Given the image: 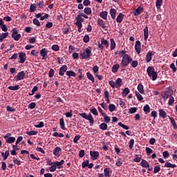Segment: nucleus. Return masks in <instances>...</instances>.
Segmentation results:
<instances>
[{"instance_id":"7ed1b4c3","label":"nucleus","mask_w":177,"mask_h":177,"mask_svg":"<svg viewBox=\"0 0 177 177\" xmlns=\"http://www.w3.org/2000/svg\"><path fill=\"white\" fill-rule=\"evenodd\" d=\"M131 60H132V59L129 57V55H124L122 59V65L123 66V67H126V66H128V64H129V63L131 62Z\"/></svg>"},{"instance_id":"f8f14e48","label":"nucleus","mask_w":177,"mask_h":177,"mask_svg":"<svg viewBox=\"0 0 177 177\" xmlns=\"http://www.w3.org/2000/svg\"><path fill=\"white\" fill-rule=\"evenodd\" d=\"M107 15H109V12L107 11H102L99 13L100 17H101V19H103V20H107Z\"/></svg>"},{"instance_id":"864d4df0","label":"nucleus","mask_w":177,"mask_h":177,"mask_svg":"<svg viewBox=\"0 0 177 177\" xmlns=\"http://www.w3.org/2000/svg\"><path fill=\"white\" fill-rule=\"evenodd\" d=\"M174 97L172 95L169 96L168 104L169 106H172V104H174Z\"/></svg>"},{"instance_id":"4c0bfd02","label":"nucleus","mask_w":177,"mask_h":177,"mask_svg":"<svg viewBox=\"0 0 177 177\" xmlns=\"http://www.w3.org/2000/svg\"><path fill=\"white\" fill-rule=\"evenodd\" d=\"M138 111V108L136 107H131L129 109V114H133Z\"/></svg>"},{"instance_id":"2eb2a0df","label":"nucleus","mask_w":177,"mask_h":177,"mask_svg":"<svg viewBox=\"0 0 177 177\" xmlns=\"http://www.w3.org/2000/svg\"><path fill=\"white\" fill-rule=\"evenodd\" d=\"M36 17L37 19H40V20H45V19H48V17H49V15L48 14H45L44 16L42 17V15L39 13L36 15Z\"/></svg>"},{"instance_id":"e433bc0d","label":"nucleus","mask_w":177,"mask_h":177,"mask_svg":"<svg viewBox=\"0 0 177 177\" xmlns=\"http://www.w3.org/2000/svg\"><path fill=\"white\" fill-rule=\"evenodd\" d=\"M111 50H113V49L115 48V41H114V39H111Z\"/></svg>"},{"instance_id":"680f3d73","label":"nucleus","mask_w":177,"mask_h":177,"mask_svg":"<svg viewBox=\"0 0 177 177\" xmlns=\"http://www.w3.org/2000/svg\"><path fill=\"white\" fill-rule=\"evenodd\" d=\"M76 20H77V21H79V22H80V23L84 22V19H82V17H81L80 15H77V16L76 17Z\"/></svg>"},{"instance_id":"f704fd0d","label":"nucleus","mask_w":177,"mask_h":177,"mask_svg":"<svg viewBox=\"0 0 177 177\" xmlns=\"http://www.w3.org/2000/svg\"><path fill=\"white\" fill-rule=\"evenodd\" d=\"M161 5H162V0H157L156 2L157 9H161Z\"/></svg>"},{"instance_id":"ea45409f","label":"nucleus","mask_w":177,"mask_h":177,"mask_svg":"<svg viewBox=\"0 0 177 177\" xmlns=\"http://www.w3.org/2000/svg\"><path fill=\"white\" fill-rule=\"evenodd\" d=\"M1 156L3 157V160H6L9 157V151L7 150L5 153L2 152Z\"/></svg>"},{"instance_id":"69168bd1","label":"nucleus","mask_w":177,"mask_h":177,"mask_svg":"<svg viewBox=\"0 0 177 177\" xmlns=\"http://www.w3.org/2000/svg\"><path fill=\"white\" fill-rule=\"evenodd\" d=\"M44 124V122H40L38 124H35V128H43Z\"/></svg>"},{"instance_id":"9b49d317","label":"nucleus","mask_w":177,"mask_h":177,"mask_svg":"<svg viewBox=\"0 0 177 177\" xmlns=\"http://www.w3.org/2000/svg\"><path fill=\"white\" fill-rule=\"evenodd\" d=\"M66 71H67V66L63 65L59 68V75H61V76H63V75H64V73H66Z\"/></svg>"},{"instance_id":"338daca9","label":"nucleus","mask_w":177,"mask_h":177,"mask_svg":"<svg viewBox=\"0 0 177 177\" xmlns=\"http://www.w3.org/2000/svg\"><path fill=\"white\" fill-rule=\"evenodd\" d=\"M35 106H37L35 102H32L28 105V108L32 110V109H35Z\"/></svg>"},{"instance_id":"a18cd8bd","label":"nucleus","mask_w":177,"mask_h":177,"mask_svg":"<svg viewBox=\"0 0 177 177\" xmlns=\"http://www.w3.org/2000/svg\"><path fill=\"white\" fill-rule=\"evenodd\" d=\"M84 13H86V15H91V13H92V9H91V8H85L84 10Z\"/></svg>"},{"instance_id":"bf43d9fd","label":"nucleus","mask_w":177,"mask_h":177,"mask_svg":"<svg viewBox=\"0 0 177 177\" xmlns=\"http://www.w3.org/2000/svg\"><path fill=\"white\" fill-rule=\"evenodd\" d=\"M33 24H35V26H37L38 27H39V26H41V23H40L39 21L37 19H36V18H35V19H33Z\"/></svg>"},{"instance_id":"de8ad7c7","label":"nucleus","mask_w":177,"mask_h":177,"mask_svg":"<svg viewBox=\"0 0 177 177\" xmlns=\"http://www.w3.org/2000/svg\"><path fill=\"white\" fill-rule=\"evenodd\" d=\"M143 110H144L145 113H150V106H149V104H146L143 107Z\"/></svg>"},{"instance_id":"dca6fc26","label":"nucleus","mask_w":177,"mask_h":177,"mask_svg":"<svg viewBox=\"0 0 177 177\" xmlns=\"http://www.w3.org/2000/svg\"><path fill=\"white\" fill-rule=\"evenodd\" d=\"M147 38H149V28L145 27L144 28V39L145 41H147Z\"/></svg>"},{"instance_id":"1a4fd4ad","label":"nucleus","mask_w":177,"mask_h":177,"mask_svg":"<svg viewBox=\"0 0 177 177\" xmlns=\"http://www.w3.org/2000/svg\"><path fill=\"white\" fill-rule=\"evenodd\" d=\"M40 55L42 57V60H45L46 56H48V50H46V48H42L40 50Z\"/></svg>"},{"instance_id":"c03bdc74","label":"nucleus","mask_w":177,"mask_h":177,"mask_svg":"<svg viewBox=\"0 0 177 177\" xmlns=\"http://www.w3.org/2000/svg\"><path fill=\"white\" fill-rule=\"evenodd\" d=\"M109 111H111V113H113V111H115V105L111 104L109 106Z\"/></svg>"},{"instance_id":"a19ab883","label":"nucleus","mask_w":177,"mask_h":177,"mask_svg":"<svg viewBox=\"0 0 177 177\" xmlns=\"http://www.w3.org/2000/svg\"><path fill=\"white\" fill-rule=\"evenodd\" d=\"M50 165H51L49 168L50 171V172H55V171H56V166L54 165L53 162H51V164H50Z\"/></svg>"},{"instance_id":"c9c22d12","label":"nucleus","mask_w":177,"mask_h":177,"mask_svg":"<svg viewBox=\"0 0 177 177\" xmlns=\"http://www.w3.org/2000/svg\"><path fill=\"white\" fill-rule=\"evenodd\" d=\"M135 93L138 100L139 102H142V100L143 99V97L142 96V95H140V93L138 91H135Z\"/></svg>"},{"instance_id":"f03ea898","label":"nucleus","mask_w":177,"mask_h":177,"mask_svg":"<svg viewBox=\"0 0 177 177\" xmlns=\"http://www.w3.org/2000/svg\"><path fill=\"white\" fill-rule=\"evenodd\" d=\"M92 55V48L88 46L82 53H80L82 59H89Z\"/></svg>"},{"instance_id":"49530a36","label":"nucleus","mask_w":177,"mask_h":177,"mask_svg":"<svg viewBox=\"0 0 177 177\" xmlns=\"http://www.w3.org/2000/svg\"><path fill=\"white\" fill-rule=\"evenodd\" d=\"M104 176L106 177H110V169H109V168H105L104 170Z\"/></svg>"},{"instance_id":"6e6552de","label":"nucleus","mask_w":177,"mask_h":177,"mask_svg":"<svg viewBox=\"0 0 177 177\" xmlns=\"http://www.w3.org/2000/svg\"><path fill=\"white\" fill-rule=\"evenodd\" d=\"M62 153V148L57 147L53 150V154L54 156H56V157H60V154Z\"/></svg>"},{"instance_id":"603ef678","label":"nucleus","mask_w":177,"mask_h":177,"mask_svg":"<svg viewBox=\"0 0 177 177\" xmlns=\"http://www.w3.org/2000/svg\"><path fill=\"white\" fill-rule=\"evenodd\" d=\"M118 125L119 127H121V128H123V129H129V127L122 124V122H118Z\"/></svg>"},{"instance_id":"473e14b6","label":"nucleus","mask_w":177,"mask_h":177,"mask_svg":"<svg viewBox=\"0 0 177 177\" xmlns=\"http://www.w3.org/2000/svg\"><path fill=\"white\" fill-rule=\"evenodd\" d=\"M8 35H9V32L3 33L0 35V42H2L5 38H8Z\"/></svg>"},{"instance_id":"5fc2aeb1","label":"nucleus","mask_w":177,"mask_h":177,"mask_svg":"<svg viewBox=\"0 0 177 177\" xmlns=\"http://www.w3.org/2000/svg\"><path fill=\"white\" fill-rule=\"evenodd\" d=\"M133 145H135V140L133 139L130 140V142H129L130 150H132V149L133 148Z\"/></svg>"},{"instance_id":"423d86ee","label":"nucleus","mask_w":177,"mask_h":177,"mask_svg":"<svg viewBox=\"0 0 177 177\" xmlns=\"http://www.w3.org/2000/svg\"><path fill=\"white\" fill-rule=\"evenodd\" d=\"M24 77H26V72L21 71L18 73L17 76L15 77L17 81H21V80H24Z\"/></svg>"},{"instance_id":"5701e85b","label":"nucleus","mask_w":177,"mask_h":177,"mask_svg":"<svg viewBox=\"0 0 177 177\" xmlns=\"http://www.w3.org/2000/svg\"><path fill=\"white\" fill-rule=\"evenodd\" d=\"M115 84L117 88H120L121 85H122V80H121V78H118L115 82Z\"/></svg>"},{"instance_id":"f3484780","label":"nucleus","mask_w":177,"mask_h":177,"mask_svg":"<svg viewBox=\"0 0 177 177\" xmlns=\"http://www.w3.org/2000/svg\"><path fill=\"white\" fill-rule=\"evenodd\" d=\"M142 12H143V8L139 7L136 9V10L133 12V15L134 16H139V15H140Z\"/></svg>"},{"instance_id":"8fccbe9b","label":"nucleus","mask_w":177,"mask_h":177,"mask_svg":"<svg viewBox=\"0 0 177 177\" xmlns=\"http://www.w3.org/2000/svg\"><path fill=\"white\" fill-rule=\"evenodd\" d=\"M26 135L32 136V135H37V133H38V131H26Z\"/></svg>"},{"instance_id":"b1692460","label":"nucleus","mask_w":177,"mask_h":177,"mask_svg":"<svg viewBox=\"0 0 177 177\" xmlns=\"http://www.w3.org/2000/svg\"><path fill=\"white\" fill-rule=\"evenodd\" d=\"M141 164V167H142V168H149V162L145 160H142L140 162Z\"/></svg>"},{"instance_id":"ddd939ff","label":"nucleus","mask_w":177,"mask_h":177,"mask_svg":"<svg viewBox=\"0 0 177 177\" xmlns=\"http://www.w3.org/2000/svg\"><path fill=\"white\" fill-rule=\"evenodd\" d=\"M97 23L100 27H102V28H106V22H104L102 19L99 18Z\"/></svg>"},{"instance_id":"72a5a7b5","label":"nucleus","mask_w":177,"mask_h":177,"mask_svg":"<svg viewBox=\"0 0 177 177\" xmlns=\"http://www.w3.org/2000/svg\"><path fill=\"white\" fill-rule=\"evenodd\" d=\"M118 68H120L119 64H115L112 67V73H117L118 71Z\"/></svg>"},{"instance_id":"f257e3e1","label":"nucleus","mask_w":177,"mask_h":177,"mask_svg":"<svg viewBox=\"0 0 177 177\" xmlns=\"http://www.w3.org/2000/svg\"><path fill=\"white\" fill-rule=\"evenodd\" d=\"M147 73L149 77L152 80V81H156L157 80V72L154 70L153 66H148L147 69Z\"/></svg>"},{"instance_id":"412c9836","label":"nucleus","mask_w":177,"mask_h":177,"mask_svg":"<svg viewBox=\"0 0 177 177\" xmlns=\"http://www.w3.org/2000/svg\"><path fill=\"white\" fill-rule=\"evenodd\" d=\"M159 115L161 117V118H166L167 117V112L164 111V109H160L159 110Z\"/></svg>"},{"instance_id":"4468645a","label":"nucleus","mask_w":177,"mask_h":177,"mask_svg":"<svg viewBox=\"0 0 177 177\" xmlns=\"http://www.w3.org/2000/svg\"><path fill=\"white\" fill-rule=\"evenodd\" d=\"M53 163H54L56 168H58L59 169H60V168H62V167H63V164H64V160H62L60 162L56 161Z\"/></svg>"},{"instance_id":"cd10ccee","label":"nucleus","mask_w":177,"mask_h":177,"mask_svg":"<svg viewBox=\"0 0 177 177\" xmlns=\"http://www.w3.org/2000/svg\"><path fill=\"white\" fill-rule=\"evenodd\" d=\"M59 125H60L61 129H63L64 131L66 129V126H65L64 120H63V118L59 119Z\"/></svg>"},{"instance_id":"37998d69","label":"nucleus","mask_w":177,"mask_h":177,"mask_svg":"<svg viewBox=\"0 0 177 177\" xmlns=\"http://www.w3.org/2000/svg\"><path fill=\"white\" fill-rule=\"evenodd\" d=\"M115 165L117 167H121L122 165V158H118L116 160Z\"/></svg>"},{"instance_id":"2f4dec72","label":"nucleus","mask_w":177,"mask_h":177,"mask_svg":"<svg viewBox=\"0 0 177 177\" xmlns=\"http://www.w3.org/2000/svg\"><path fill=\"white\" fill-rule=\"evenodd\" d=\"M66 74L68 77H75V75H77V74L73 71H68Z\"/></svg>"},{"instance_id":"6e6d98bb","label":"nucleus","mask_w":177,"mask_h":177,"mask_svg":"<svg viewBox=\"0 0 177 177\" xmlns=\"http://www.w3.org/2000/svg\"><path fill=\"white\" fill-rule=\"evenodd\" d=\"M36 4H32L30 8V12L32 13V12H35V9H37Z\"/></svg>"},{"instance_id":"3c124183","label":"nucleus","mask_w":177,"mask_h":177,"mask_svg":"<svg viewBox=\"0 0 177 177\" xmlns=\"http://www.w3.org/2000/svg\"><path fill=\"white\" fill-rule=\"evenodd\" d=\"M8 89H10V91H18V89H19V85H16L15 86H10L8 87Z\"/></svg>"},{"instance_id":"6ab92c4d","label":"nucleus","mask_w":177,"mask_h":177,"mask_svg":"<svg viewBox=\"0 0 177 177\" xmlns=\"http://www.w3.org/2000/svg\"><path fill=\"white\" fill-rule=\"evenodd\" d=\"M129 92L130 91L128 87L124 88L122 93L123 97H127V96H128V95L129 94Z\"/></svg>"},{"instance_id":"c85d7f7f","label":"nucleus","mask_w":177,"mask_h":177,"mask_svg":"<svg viewBox=\"0 0 177 177\" xmlns=\"http://www.w3.org/2000/svg\"><path fill=\"white\" fill-rule=\"evenodd\" d=\"M167 168H176V165L171 164L169 162H167L165 165Z\"/></svg>"},{"instance_id":"13d9d810","label":"nucleus","mask_w":177,"mask_h":177,"mask_svg":"<svg viewBox=\"0 0 177 177\" xmlns=\"http://www.w3.org/2000/svg\"><path fill=\"white\" fill-rule=\"evenodd\" d=\"M109 85L114 89V88H117V86L115 85V82L111 80L109 81Z\"/></svg>"},{"instance_id":"0eeeda50","label":"nucleus","mask_w":177,"mask_h":177,"mask_svg":"<svg viewBox=\"0 0 177 177\" xmlns=\"http://www.w3.org/2000/svg\"><path fill=\"white\" fill-rule=\"evenodd\" d=\"M135 50L137 52L138 55H140L141 44L140 41H136Z\"/></svg>"},{"instance_id":"aec40b11","label":"nucleus","mask_w":177,"mask_h":177,"mask_svg":"<svg viewBox=\"0 0 177 177\" xmlns=\"http://www.w3.org/2000/svg\"><path fill=\"white\" fill-rule=\"evenodd\" d=\"M122 20H124V15L120 12L116 18V21L117 23H122Z\"/></svg>"},{"instance_id":"9d476101","label":"nucleus","mask_w":177,"mask_h":177,"mask_svg":"<svg viewBox=\"0 0 177 177\" xmlns=\"http://www.w3.org/2000/svg\"><path fill=\"white\" fill-rule=\"evenodd\" d=\"M26 53L21 52L19 53V63L23 64L24 62H26Z\"/></svg>"},{"instance_id":"4d7b16f0","label":"nucleus","mask_w":177,"mask_h":177,"mask_svg":"<svg viewBox=\"0 0 177 177\" xmlns=\"http://www.w3.org/2000/svg\"><path fill=\"white\" fill-rule=\"evenodd\" d=\"M125 55H127V51L122 50L119 52V56L120 57H124L125 56Z\"/></svg>"},{"instance_id":"58836bf2","label":"nucleus","mask_w":177,"mask_h":177,"mask_svg":"<svg viewBox=\"0 0 177 177\" xmlns=\"http://www.w3.org/2000/svg\"><path fill=\"white\" fill-rule=\"evenodd\" d=\"M101 43L102 44V45H104L106 48H109V41L106 40L104 38H102L101 39Z\"/></svg>"},{"instance_id":"39448f33","label":"nucleus","mask_w":177,"mask_h":177,"mask_svg":"<svg viewBox=\"0 0 177 177\" xmlns=\"http://www.w3.org/2000/svg\"><path fill=\"white\" fill-rule=\"evenodd\" d=\"M155 52L149 51L146 55V62L147 63H150L151 62V59H153V56L155 55Z\"/></svg>"},{"instance_id":"a211bd4d","label":"nucleus","mask_w":177,"mask_h":177,"mask_svg":"<svg viewBox=\"0 0 177 177\" xmlns=\"http://www.w3.org/2000/svg\"><path fill=\"white\" fill-rule=\"evenodd\" d=\"M90 156L93 158V160H96L97 157H99V153L97 151H90Z\"/></svg>"},{"instance_id":"c756f323","label":"nucleus","mask_w":177,"mask_h":177,"mask_svg":"<svg viewBox=\"0 0 177 177\" xmlns=\"http://www.w3.org/2000/svg\"><path fill=\"white\" fill-rule=\"evenodd\" d=\"M88 121H89V122L91 124H93L95 122L94 120H93V117H92V115L91 113H89L86 118V119Z\"/></svg>"},{"instance_id":"09e8293b","label":"nucleus","mask_w":177,"mask_h":177,"mask_svg":"<svg viewBox=\"0 0 177 177\" xmlns=\"http://www.w3.org/2000/svg\"><path fill=\"white\" fill-rule=\"evenodd\" d=\"M160 169L161 167H160V165L155 166L153 169V174H157V172H160Z\"/></svg>"},{"instance_id":"774afa93","label":"nucleus","mask_w":177,"mask_h":177,"mask_svg":"<svg viewBox=\"0 0 177 177\" xmlns=\"http://www.w3.org/2000/svg\"><path fill=\"white\" fill-rule=\"evenodd\" d=\"M138 64H139V63L138 62V61H133L131 62V66L135 68L136 67H138Z\"/></svg>"},{"instance_id":"052dcab7","label":"nucleus","mask_w":177,"mask_h":177,"mask_svg":"<svg viewBox=\"0 0 177 177\" xmlns=\"http://www.w3.org/2000/svg\"><path fill=\"white\" fill-rule=\"evenodd\" d=\"M81 139V136H76L73 139V143H78V140Z\"/></svg>"},{"instance_id":"7c9ffc66","label":"nucleus","mask_w":177,"mask_h":177,"mask_svg":"<svg viewBox=\"0 0 177 177\" xmlns=\"http://www.w3.org/2000/svg\"><path fill=\"white\" fill-rule=\"evenodd\" d=\"M116 12H117V11L115 10V9H114V8L111 9L110 15H111L112 19H115V13Z\"/></svg>"},{"instance_id":"20e7f679","label":"nucleus","mask_w":177,"mask_h":177,"mask_svg":"<svg viewBox=\"0 0 177 177\" xmlns=\"http://www.w3.org/2000/svg\"><path fill=\"white\" fill-rule=\"evenodd\" d=\"M12 32V38H13L15 41H19V39L21 38V35L19 34V31H17V29L13 28Z\"/></svg>"},{"instance_id":"bb28decb","label":"nucleus","mask_w":177,"mask_h":177,"mask_svg":"<svg viewBox=\"0 0 177 177\" xmlns=\"http://www.w3.org/2000/svg\"><path fill=\"white\" fill-rule=\"evenodd\" d=\"M6 143H15L16 142V138L15 137H9L6 140Z\"/></svg>"},{"instance_id":"a878e982","label":"nucleus","mask_w":177,"mask_h":177,"mask_svg":"<svg viewBox=\"0 0 177 177\" xmlns=\"http://www.w3.org/2000/svg\"><path fill=\"white\" fill-rule=\"evenodd\" d=\"M86 75H87V78L90 80V81L92 82L93 84V82H95V77H93V75L91 74V73L89 72L86 73Z\"/></svg>"},{"instance_id":"e2e57ef3","label":"nucleus","mask_w":177,"mask_h":177,"mask_svg":"<svg viewBox=\"0 0 177 177\" xmlns=\"http://www.w3.org/2000/svg\"><path fill=\"white\" fill-rule=\"evenodd\" d=\"M83 41L85 44H88L89 41V35H85L83 38Z\"/></svg>"},{"instance_id":"393cba45","label":"nucleus","mask_w":177,"mask_h":177,"mask_svg":"<svg viewBox=\"0 0 177 177\" xmlns=\"http://www.w3.org/2000/svg\"><path fill=\"white\" fill-rule=\"evenodd\" d=\"M169 118L171 120V122L174 129H177V124H176V122L175 121V120L173 118H171L169 116Z\"/></svg>"},{"instance_id":"79ce46f5","label":"nucleus","mask_w":177,"mask_h":177,"mask_svg":"<svg viewBox=\"0 0 177 177\" xmlns=\"http://www.w3.org/2000/svg\"><path fill=\"white\" fill-rule=\"evenodd\" d=\"M100 129H102V131H106V129H107V124L106 123H102L100 125Z\"/></svg>"},{"instance_id":"0e129e2a","label":"nucleus","mask_w":177,"mask_h":177,"mask_svg":"<svg viewBox=\"0 0 177 177\" xmlns=\"http://www.w3.org/2000/svg\"><path fill=\"white\" fill-rule=\"evenodd\" d=\"M88 164H89V160H86L83 162L82 164V168H86V167H88Z\"/></svg>"},{"instance_id":"4be33fe9","label":"nucleus","mask_w":177,"mask_h":177,"mask_svg":"<svg viewBox=\"0 0 177 177\" xmlns=\"http://www.w3.org/2000/svg\"><path fill=\"white\" fill-rule=\"evenodd\" d=\"M137 89H138V92H140V93H141L142 95H143V93H145V89H144V87L142 85V84H139L138 85Z\"/></svg>"}]
</instances>
